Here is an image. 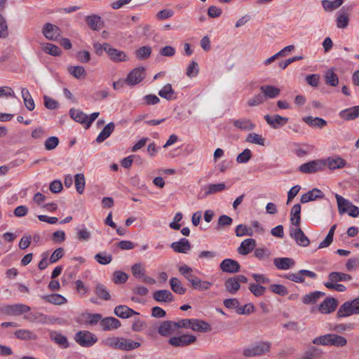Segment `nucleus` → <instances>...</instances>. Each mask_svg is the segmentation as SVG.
Listing matches in <instances>:
<instances>
[{
    "instance_id": "obj_33",
    "label": "nucleus",
    "mask_w": 359,
    "mask_h": 359,
    "mask_svg": "<svg viewBox=\"0 0 359 359\" xmlns=\"http://www.w3.org/2000/svg\"><path fill=\"white\" fill-rule=\"evenodd\" d=\"M303 121L313 128H323L327 126V121L319 117L305 116L303 118Z\"/></svg>"
},
{
    "instance_id": "obj_58",
    "label": "nucleus",
    "mask_w": 359,
    "mask_h": 359,
    "mask_svg": "<svg viewBox=\"0 0 359 359\" xmlns=\"http://www.w3.org/2000/svg\"><path fill=\"white\" fill-rule=\"evenodd\" d=\"M68 72L76 79L84 77L86 75L85 69L82 66H70L68 67Z\"/></svg>"
},
{
    "instance_id": "obj_63",
    "label": "nucleus",
    "mask_w": 359,
    "mask_h": 359,
    "mask_svg": "<svg viewBox=\"0 0 359 359\" xmlns=\"http://www.w3.org/2000/svg\"><path fill=\"white\" fill-rule=\"evenodd\" d=\"M198 72L199 67L198 63L195 61H192L187 68L186 75L189 78L195 77L198 75Z\"/></svg>"
},
{
    "instance_id": "obj_43",
    "label": "nucleus",
    "mask_w": 359,
    "mask_h": 359,
    "mask_svg": "<svg viewBox=\"0 0 359 359\" xmlns=\"http://www.w3.org/2000/svg\"><path fill=\"white\" fill-rule=\"evenodd\" d=\"M69 115L75 121L86 126L87 114L79 109L72 108L69 110Z\"/></svg>"
},
{
    "instance_id": "obj_28",
    "label": "nucleus",
    "mask_w": 359,
    "mask_h": 359,
    "mask_svg": "<svg viewBox=\"0 0 359 359\" xmlns=\"http://www.w3.org/2000/svg\"><path fill=\"white\" fill-rule=\"evenodd\" d=\"M50 338L53 341L63 348H67L69 346L67 338L59 332H50Z\"/></svg>"
},
{
    "instance_id": "obj_31",
    "label": "nucleus",
    "mask_w": 359,
    "mask_h": 359,
    "mask_svg": "<svg viewBox=\"0 0 359 359\" xmlns=\"http://www.w3.org/2000/svg\"><path fill=\"white\" fill-rule=\"evenodd\" d=\"M191 329L196 332H208L211 331L212 327L210 325L205 321L198 319H192Z\"/></svg>"
},
{
    "instance_id": "obj_9",
    "label": "nucleus",
    "mask_w": 359,
    "mask_h": 359,
    "mask_svg": "<svg viewBox=\"0 0 359 359\" xmlns=\"http://www.w3.org/2000/svg\"><path fill=\"white\" fill-rule=\"evenodd\" d=\"M325 168L327 166L330 170L341 169L346 167L347 163L341 156L334 155L324 159Z\"/></svg>"
},
{
    "instance_id": "obj_46",
    "label": "nucleus",
    "mask_w": 359,
    "mask_h": 359,
    "mask_svg": "<svg viewBox=\"0 0 359 359\" xmlns=\"http://www.w3.org/2000/svg\"><path fill=\"white\" fill-rule=\"evenodd\" d=\"M335 198L337 202L339 214L347 212L348 208L352 203L337 194H335Z\"/></svg>"
},
{
    "instance_id": "obj_16",
    "label": "nucleus",
    "mask_w": 359,
    "mask_h": 359,
    "mask_svg": "<svg viewBox=\"0 0 359 359\" xmlns=\"http://www.w3.org/2000/svg\"><path fill=\"white\" fill-rule=\"evenodd\" d=\"M42 32L45 37L51 41H55L60 35V28L51 23H46L43 27Z\"/></svg>"
},
{
    "instance_id": "obj_36",
    "label": "nucleus",
    "mask_w": 359,
    "mask_h": 359,
    "mask_svg": "<svg viewBox=\"0 0 359 359\" xmlns=\"http://www.w3.org/2000/svg\"><path fill=\"white\" fill-rule=\"evenodd\" d=\"M301 209V205L299 203H297L292 206L290 211V221L295 226H299L300 225Z\"/></svg>"
},
{
    "instance_id": "obj_62",
    "label": "nucleus",
    "mask_w": 359,
    "mask_h": 359,
    "mask_svg": "<svg viewBox=\"0 0 359 359\" xmlns=\"http://www.w3.org/2000/svg\"><path fill=\"white\" fill-rule=\"evenodd\" d=\"M131 271L134 277L140 278L145 274V269L141 263H135L131 267Z\"/></svg>"
},
{
    "instance_id": "obj_24",
    "label": "nucleus",
    "mask_w": 359,
    "mask_h": 359,
    "mask_svg": "<svg viewBox=\"0 0 359 359\" xmlns=\"http://www.w3.org/2000/svg\"><path fill=\"white\" fill-rule=\"evenodd\" d=\"M256 246V241L253 238L245 239L238 248V252L242 255H246L253 250Z\"/></svg>"
},
{
    "instance_id": "obj_7",
    "label": "nucleus",
    "mask_w": 359,
    "mask_h": 359,
    "mask_svg": "<svg viewBox=\"0 0 359 359\" xmlns=\"http://www.w3.org/2000/svg\"><path fill=\"white\" fill-rule=\"evenodd\" d=\"M325 169L324 159H316L300 165L299 170L303 173H314Z\"/></svg>"
},
{
    "instance_id": "obj_10",
    "label": "nucleus",
    "mask_w": 359,
    "mask_h": 359,
    "mask_svg": "<svg viewBox=\"0 0 359 359\" xmlns=\"http://www.w3.org/2000/svg\"><path fill=\"white\" fill-rule=\"evenodd\" d=\"M290 236L291 238H294L297 244L300 246L307 247L310 243L309 239L304 234L299 226H297L296 229L291 228L290 230Z\"/></svg>"
},
{
    "instance_id": "obj_53",
    "label": "nucleus",
    "mask_w": 359,
    "mask_h": 359,
    "mask_svg": "<svg viewBox=\"0 0 359 359\" xmlns=\"http://www.w3.org/2000/svg\"><path fill=\"white\" fill-rule=\"evenodd\" d=\"M151 53V48L150 46H144L138 48L135 54L137 59L143 60L148 58Z\"/></svg>"
},
{
    "instance_id": "obj_22",
    "label": "nucleus",
    "mask_w": 359,
    "mask_h": 359,
    "mask_svg": "<svg viewBox=\"0 0 359 359\" xmlns=\"http://www.w3.org/2000/svg\"><path fill=\"white\" fill-rule=\"evenodd\" d=\"M176 331L175 324L174 321H163L158 327V332L159 334L163 337L169 336Z\"/></svg>"
},
{
    "instance_id": "obj_25",
    "label": "nucleus",
    "mask_w": 359,
    "mask_h": 359,
    "mask_svg": "<svg viewBox=\"0 0 359 359\" xmlns=\"http://www.w3.org/2000/svg\"><path fill=\"white\" fill-rule=\"evenodd\" d=\"M323 198H324L323 193L320 189L315 188L302 196L301 203H306Z\"/></svg>"
},
{
    "instance_id": "obj_47",
    "label": "nucleus",
    "mask_w": 359,
    "mask_h": 359,
    "mask_svg": "<svg viewBox=\"0 0 359 359\" xmlns=\"http://www.w3.org/2000/svg\"><path fill=\"white\" fill-rule=\"evenodd\" d=\"M170 284L171 290L179 294H184L187 289L182 285L180 280L177 278H171L170 280Z\"/></svg>"
},
{
    "instance_id": "obj_8",
    "label": "nucleus",
    "mask_w": 359,
    "mask_h": 359,
    "mask_svg": "<svg viewBox=\"0 0 359 359\" xmlns=\"http://www.w3.org/2000/svg\"><path fill=\"white\" fill-rule=\"evenodd\" d=\"M196 341V337L194 335L182 334L170 338L168 343L175 347H184L194 343Z\"/></svg>"
},
{
    "instance_id": "obj_42",
    "label": "nucleus",
    "mask_w": 359,
    "mask_h": 359,
    "mask_svg": "<svg viewBox=\"0 0 359 359\" xmlns=\"http://www.w3.org/2000/svg\"><path fill=\"white\" fill-rule=\"evenodd\" d=\"M95 294L100 299L109 301L111 299V295L107 290V287L102 283H97L95 287Z\"/></svg>"
},
{
    "instance_id": "obj_23",
    "label": "nucleus",
    "mask_w": 359,
    "mask_h": 359,
    "mask_svg": "<svg viewBox=\"0 0 359 359\" xmlns=\"http://www.w3.org/2000/svg\"><path fill=\"white\" fill-rule=\"evenodd\" d=\"M260 90L262 95L265 96V100L266 98L273 99L277 97L280 93V88L271 86V85H264L260 87Z\"/></svg>"
},
{
    "instance_id": "obj_55",
    "label": "nucleus",
    "mask_w": 359,
    "mask_h": 359,
    "mask_svg": "<svg viewBox=\"0 0 359 359\" xmlns=\"http://www.w3.org/2000/svg\"><path fill=\"white\" fill-rule=\"evenodd\" d=\"M94 258L96 262L102 265L108 264L112 261L111 255L107 254L106 252L97 253Z\"/></svg>"
},
{
    "instance_id": "obj_40",
    "label": "nucleus",
    "mask_w": 359,
    "mask_h": 359,
    "mask_svg": "<svg viewBox=\"0 0 359 359\" xmlns=\"http://www.w3.org/2000/svg\"><path fill=\"white\" fill-rule=\"evenodd\" d=\"M323 354V352L321 349L316 346H311L303 353L301 359H319Z\"/></svg>"
},
{
    "instance_id": "obj_45",
    "label": "nucleus",
    "mask_w": 359,
    "mask_h": 359,
    "mask_svg": "<svg viewBox=\"0 0 359 359\" xmlns=\"http://www.w3.org/2000/svg\"><path fill=\"white\" fill-rule=\"evenodd\" d=\"M41 298L44 299L46 302L56 304V305H61L65 303H66L67 299L59 294H52L50 295H43L41 296Z\"/></svg>"
},
{
    "instance_id": "obj_13",
    "label": "nucleus",
    "mask_w": 359,
    "mask_h": 359,
    "mask_svg": "<svg viewBox=\"0 0 359 359\" xmlns=\"http://www.w3.org/2000/svg\"><path fill=\"white\" fill-rule=\"evenodd\" d=\"M30 311V307L22 304L8 305L4 307V311L8 315L19 316Z\"/></svg>"
},
{
    "instance_id": "obj_12",
    "label": "nucleus",
    "mask_w": 359,
    "mask_h": 359,
    "mask_svg": "<svg viewBox=\"0 0 359 359\" xmlns=\"http://www.w3.org/2000/svg\"><path fill=\"white\" fill-rule=\"evenodd\" d=\"M105 48H107L106 53L112 61L119 62L128 60V57L125 52L112 48L109 44H106Z\"/></svg>"
},
{
    "instance_id": "obj_37",
    "label": "nucleus",
    "mask_w": 359,
    "mask_h": 359,
    "mask_svg": "<svg viewBox=\"0 0 359 359\" xmlns=\"http://www.w3.org/2000/svg\"><path fill=\"white\" fill-rule=\"evenodd\" d=\"M325 295V292L320 291L310 292L302 297V302L304 304H316L320 298L324 297Z\"/></svg>"
},
{
    "instance_id": "obj_4",
    "label": "nucleus",
    "mask_w": 359,
    "mask_h": 359,
    "mask_svg": "<svg viewBox=\"0 0 359 359\" xmlns=\"http://www.w3.org/2000/svg\"><path fill=\"white\" fill-rule=\"evenodd\" d=\"M353 314H359V297L352 301L345 302L339 308L337 316L341 318L350 316Z\"/></svg>"
},
{
    "instance_id": "obj_6",
    "label": "nucleus",
    "mask_w": 359,
    "mask_h": 359,
    "mask_svg": "<svg viewBox=\"0 0 359 359\" xmlns=\"http://www.w3.org/2000/svg\"><path fill=\"white\" fill-rule=\"evenodd\" d=\"M248 282V278L243 275H238L226 280L224 286L226 290L231 294H235L241 288V283Z\"/></svg>"
},
{
    "instance_id": "obj_48",
    "label": "nucleus",
    "mask_w": 359,
    "mask_h": 359,
    "mask_svg": "<svg viewBox=\"0 0 359 359\" xmlns=\"http://www.w3.org/2000/svg\"><path fill=\"white\" fill-rule=\"evenodd\" d=\"M325 83L331 86H337L339 83L338 76L334 72L332 69H329L325 73Z\"/></svg>"
},
{
    "instance_id": "obj_15",
    "label": "nucleus",
    "mask_w": 359,
    "mask_h": 359,
    "mask_svg": "<svg viewBox=\"0 0 359 359\" xmlns=\"http://www.w3.org/2000/svg\"><path fill=\"white\" fill-rule=\"evenodd\" d=\"M338 306V301L333 297H327L319 306L318 311L321 313H330L334 311Z\"/></svg>"
},
{
    "instance_id": "obj_54",
    "label": "nucleus",
    "mask_w": 359,
    "mask_h": 359,
    "mask_svg": "<svg viewBox=\"0 0 359 359\" xmlns=\"http://www.w3.org/2000/svg\"><path fill=\"white\" fill-rule=\"evenodd\" d=\"M235 233L238 237L244 236H252L253 235V231L251 227H248L244 224H239L236 227Z\"/></svg>"
},
{
    "instance_id": "obj_49",
    "label": "nucleus",
    "mask_w": 359,
    "mask_h": 359,
    "mask_svg": "<svg viewBox=\"0 0 359 359\" xmlns=\"http://www.w3.org/2000/svg\"><path fill=\"white\" fill-rule=\"evenodd\" d=\"M343 3H344V0H334V1L323 0L322 6L326 11L331 12L333 10L337 9L339 6H341Z\"/></svg>"
},
{
    "instance_id": "obj_2",
    "label": "nucleus",
    "mask_w": 359,
    "mask_h": 359,
    "mask_svg": "<svg viewBox=\"0 0 359 359\" xmlns=\"http://www.w3.org/2000/svg\"><path fill=\"white\" fill-rule=\"evenodd\" d=\"M104 344L114 349L130 351L139 348L141 344L124 337H109L104 340Z\"/></svg>"
},
{
    "instance_id": "obj_29",
    "label": "nucleus",
    "mask_w": 359,
    "mask_h": 359,
    "mask_svg": "<svg viewBox=\"0 0 359 359\" xmlns=\"http://www.w3.org/2000/svg\"><path fill=\"white\" fill-rule=\"evenodd\" d=\"M339 116L346 121L354 120L359 117V105L342 110Z\"/></svg>"
},
{
    "instance_id": "obj_1",
    "label": "nucleus",
    "mask_w": 359,
    "mask_h": 359,
    "mask_svg": "<svg viewBox=\"0 0 359 359\" xmlns=\"http://www.w3.org/2000/svg\"><path fill=\"white\" fill-rule=\"evenodd\" d=\"M312 342L316 345L342 348L347 345L348 340L341 335L329 333L314 338Z\"/></svg>"
},
{
    "instance_id": "obj_34",
    "label": "nucleus",
    "mask_w": 359,
    "mask_h": 359,
    "mask_svg": "<svg viewBox=\"0 0 359 359\" xmlns=\"http://www.w3.org/2000/svg\"><path fill=\"white\" fill-rule=\"evenodd\" d=\"M226 189L224 183L210 184L203 188L205 191L204 196L223 191Z\"/></svg>"
},
{
    "instance_id": "obj_41",
    "label": "nucleus",
    "mask_w": 359,
    "mask_h": 359,
    "mask_svg": "<svg viewBox=\"0 0 359 359\" xmlns=\"http://www.w3.org/2000/svg\"><path fill=\"white\" fill-rule=\"evenodd\" d=\"M158 95L167 100H172L176 99L175 92L172 89V85L170 83L165 85L162 89L159 90Z\"/></svg>"
},
{
    "instance_id": "obj_20",
    "label": "nucleus",
    "mask_w": 359,
    "mask_h": 359,
    "mask_svg": "<svg viewBox=\"0 0 359 359\" xmlns=\"http://www.w3.org/2000/svg\"><path fill=\"white\" fill-rule=\"evenodd\" d=\"M114 314L121 318H128L133 315H139V313L126 305H118L114 308Z\"/></svg>"
},
{
    "instance_id": "obj_50",
    "label": "nucleus",
    "mask_w": 359,
    "mask_h": 359,
    "mask_svg": "<svg viewBox=\"0 0 359 359\" xmlns=\"http://www.w3.org/2000/svg\"><path fill=\"white\" fill-rule=\"evenodd\" d=\"M192 280L193 283L191 284V286L193 287V288L200 291L208 290L212 285L211 282L201 280L198 277H196V279Z\"/></svg>"
},
{
    "instance_id": "obj_27",
    "label": "nucleus",
    "mask_w": 359,
    "mask_h": 359,
    "mask_svg": "<svg viewBox=\"0 0 359 359\" xmlns=\"http://www.w3.org/2000/svg\"><path fill=\"white\" fill-rule=\"evenodd\" d=\"M14 334L17 339L24 341H35L38 338L35 332L26 329L17 330Z\"/></svg>"
},
{
    "instance_id": "obj_5",
    "label": "nucleus",
    "mask_w": 359,
    "mask_h": 359,
    "mask_svg": "<svg viewBox=\"0 0 359 359\" xmlns=\"http://www.w3.org/2000/svg\"><path fill=\"white\" fill-rule=\"evenodd\" d=\"M74 339L83 347H90L97 341V337L87 330L79 331L76 333Z\"/></svg>"
},
{
    "instance_id": "obj_17",
    "label": "nucleus",
    "mask_w": 359,
    "mask_h": 359,
    "mask_svg": "<svg viewBox=\"0 0 359 359\" xmlns=\"http://www.w3.org/2000/svg\"><path fill=\"white\" fill-rule=\"evenodd\" d=\"M221 270L226 273H236L240 271L241 266L239 263L232 259H225L219 264Z\"/></svg>"
},
{
    "instance_id": "obj_11",
    "label": "nucleus",
    "mask_w": 359,
    "mask_h": 359,
    "mask_svg": "<svg viewBox=\"0 0 359 359\" xmlns=\"http://www.w3.org/2000/svg\"><path fill=\"white\" fill-rule=\"evenodd\" d=\"M145 77L144 68L137 67L132 70L128 75L126 82L130 86L140 83Z\"/></svg>"
},
{
    "instance_id": "obj_52",
    "label": "nucleus",
    "mask_w": 359,
    "mask_h": 359,
    "mask_svg": "<svg viewBox=\"0 0 359 359\" xmlns=\"http://www.w3.org/2000/svg\"><path fill=\"white\" fill-rule=\"evenodd\" d=\"M248 289L256 297L264 295L266 291V288L264 286L255 283H250Z\"/></svg>"
},
{
    "instance_id": "obj_19",
    "label": "nucleus",
    "mask_w": 359,
    "mask_h": 359,
    "mask_svg": "<svg viewBox=\"0 0 359 359\" xmlns=\"http://www.w3.org/2000/svg\"><path fill=\"white\" fill-rule=\"evenodd\" d=\"M100 325L104 331L116 330L121 327L119 320L114 317H106L100 321Z\"/></svg>"
},
{
    "instance_id": "obj_38",
    "label": "nucleus",
    "mask_w": 359,
    "mask_h": 359,
    "mask_svg": "<svg viewBox=\"0 0 359 359\" xmlns=\"http://www.w3.org/2000/svg\"><path fill=\"white\" fill-rule=\"evenodd\" d=\"M86 21L89 27L93 30L97 31L100 29L103 26V22L101 21V18L97 15L87 16Z\"/></svg>"
},
{
    "instance_id": "obj_64",
    "label": "nucleus",
    "mask_w": 359,
    "mask_h": 359,
    "mask_svg": "<svg viewBox=\"0 0 359 359\" xmlns=\"http://www.w3.org/2000/svg\"><path fill=\"white\" fill-rule=\"evenodd\" d=\"M269 290L278 295L285 296L288 294V291L285 286L279 284H273L269 287Z\"/></svg>"
},
{
    "instance_id": "obj_60",
    "label": "nucleus",
    "mask_w": 359,
    "mask_h": 359,
    "mask_svg": "<svg viewBox=\"0 0 359 359\" xmlns=\"http://www.w3.org/2000/svg\"><path fill=\"white\" fill-rule=\"evenodd\" d=\"M271 255V252L266 248H257L254 253L255 257L262 261L268 260Z\"/></svg>"
},
{
    "instance_id": "obj_39",
    "label": "nucleus",
    "mask_w": 359,
    "mask_h": 359,
    "mask_svg": "<svg viewBox=\"0 0 359 359\" xmlns=\"http://www.w3.org/2000/svg\"><path fill=\"white\" fill-rule=\"evenodd\" d=\"M21 94L25 107L29 111H33L35 108V103L28 89L22 88L21 90Z\"/></svg>"
},
{
    "instance_id": "obj_59",
    "label": "nucleus",
    "mask_w": 359,
    "mask_h": 359,
    "mask_svg": "<svg viewBox=\"0 0 359 359\" xmlns=\"http://www.w3.org/2000/svg\"><path fill=\"white\" fill-rule=\"evenodd\" d=\"M43 50L46 53L53 56H59L62 53L61 49L58 46L49 43H47L44 45Z\"/></svg>"
},
{
    "instance_id": "obj_35",
    "label": "nucleus",
    "mask_w": 359,
    "mask_h": 359,
    "mask_svg": "<svg viewBox=\"0 0 359 359\" xmlns=\"http://www.w3.org/2000/svg\"><path fill=\"white\" fill-rule=\"evenodd\" d=\"M114 128L115 126L113 122H110L108 124H107L97 137L96 142L97 143H101L103 141H104L111 135V134L114 130Z\"/></svg>"
},
{
    "instance_id": "obj_32",
    "label": "nucleus",
    "mask_w": 359,
    "mask_h": 359,
    "mask_svg": "<svg viewBox=\"0 0 359 359\" xmlns=\"http://www.w3.org/2000/svg\"><path fill=\"white\" fill-rule=\"evenodd\" d=\"M273 263L278 269L281 270H287L292 268L295 264L294 261L289 257L275 258Z\"/></svg>"
},
{
    "instance_id": "obj_51",
    "label": "nucleus",
    "mask_w": 359,
    "mask_h": 359,
    "mask_svg": "<svg viewBox=\"0 0 359 359\" xmlns=\"http://www.w3.org/2000/svg\"><path fill=\"white\" fill-rule=\"evenodd\" d=\"M74 183L76 191L81 194L83 193L85 185H86V180L84 175L82 173L76 174L74 176Z\"/></svg>"
},
{
    "instance_id": "obj_44",
    "label": "nucleus",
    "mask_w": 359,
    "mask_h": 359,
    "mask_svg": "<svg viewBox=\"0 0 359 359\" xmlns=\"http://www.w3.org/2000/svg\"><path fill=\"white\" fill-rule=\"evenodd\" d=\"M352 279L351 275L341 272H331L328 275V280L332 283H338L341 281H349Z\"/></svg>"
},
{
    "instance_id": "obj_3",
    "label": "nucleus",
    "mask_w": 359,
    "mask_h": 359,
    "mask_svg": "<svg viewBox=\"0 0 359 359\" xmlns=\"http://www.w3.org/2000/svg\"><path fill=\"white\" fill-rule=\"evenodd\" d=\"M271 344L269 341H259L243 350V354L245 357H257L263 355L270 351Z\"/></svg>"
},
{
    "instance_id": "obj_18",
    "label": "nucleus",
    "mask_w": 359,
    "mask_h": 359,
    "mask_svg": "<svg viewBox=\"0 0 359 359\" xmlns=\"http://www.w3.org/2000/svg\"><path fill=\"white\" fill-rule=\"evenodd\" d=\"M172 250L177 253H187L191 249V243L188 239L182 238L170 245Z\"/></svg>"
},
{
    "instance_id": "obj_30",
    "label": "nucleus",
    "mask_w": 359,
    "mask_h": 359,
    "mask_svg": "<svg viewBox=\"0 0 359 359\" xmlns=\"http://www.w3.org/2000/svg\"><path fill=\"white\" fill-rule=\"evenodd\" d=\"M348 16V11L342 8L337 14L336 19L337 26L338 28L344 29L348 26L349 22Z\"/></svg>"
},
{
    "instance_id": "obj_14",
    "label": "nucleus",
    "mask_w": 359,
    "mask_h": 359,
    "mask_svg": "<svg viewBox=\"0 0 359 359\" xmlns=\"http://www.w3.org/2000/svg\"><path fill=\"white\" fill-rule=\"evenodd\" d=\"M264 118L266 123L274 129L285 126L288 121V118L281 116L278 114H275L273 116L266 114Z\"/></svg>"
},
{
    "instance_id": "obj_61",
    "label": "nucleus",
    "mask_w": 359,
    "mask_h": 359,
    "mask_svg": "<svg viewBox=\"0 0 359 359\" xmlns=\"http://www.w3.org/2000/svg\"><path fill=\"white\" fill-rule=\"evenodd\" d=\"M128 279V276L126 273L121 271H116L113 273V281L116 284H123L125 283Z\"/></svg>"
},
{
    "instance_id": "obj_21",
    "label": "nucleus",
    "mask_w": 359,
    "mask_h": 359,
    "mask_svg": "<svg viewBox=\"0 0 359 359\" xmlns=\"http://www.w3.org/2000/svg\"><path fill=\"white\" fill-rule=\"evenodd\" d=\"M153 298L158 302H172L174 301L172 294L168 290L155 291L153 293Z\"/></svg>"
},
{
    "instance_id": "obj_57",
    "label": "nucleus",
    "mask_w": 359,
    "mask_h": 359,
    "mask_svg": "<svg viewBox=\"0 0 359 359\" xmlns=\"http://www.w3.org/2000/svg\"><path fill=\"white\" fill-rule=\"evenodd\" d=\"M265 96L262 95V93L254 95L252 97L249 99L247 102V104L249 107H257L262 104L265 102Z\"/></svg>"
},
{
    "instance_id": "obj_26",
    "label": "nucleus",
    "mask_w": 359,
    "mask_h": 359,
    "mask_svg": "<svg viewBox=\"0 0 359 359\" xmlns=\"http://www.w3.org/2000/svg\"><path fill=\"white\" fill-rule=\"evenodd\" d=\"M234 127L241 130H252L255 128V124L249 118H243L233 121Z\"/></svg>"
},
{
    "instance_id": "obj_56",
    "label": "nucleus",
    "mask_w": 359,
    "mask_h": 359,
    "mask_svg": "<svg viewBox=\"0 0 359 359\" xmlns=\"http://www.w3.org/2000/svg\"><path fill=\"white\" fill-rule=\"evenodd\" d=\"M246 141L250 143L264 146L265 140L261 135L252 133L248 135Z\"/></svg>"
}]
</instances>
